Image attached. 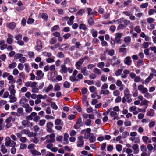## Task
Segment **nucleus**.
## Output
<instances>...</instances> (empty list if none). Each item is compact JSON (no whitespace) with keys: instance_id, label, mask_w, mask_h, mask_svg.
<instances>
[{"instance_id":"4d7b16f0","label":"nucleus","mask_w":156,"mask_h":156,"mask_svg":"<svg viewBox=\"0 0 156 156\" xmlns=\"http://www.w3.org/2000/svg\"><path fill=\"white\" fill-rule=\"evenodd\" d=\"M57 39L55 37H53L51 39L50 41V43L51 44H55L57 42Z\"/></svg>"},{"instance_id":"338daca9","label":"nucleus","mask_w":156,"mask_h":156,"mask_svg":"<svg viewBox=\"0 0 156 156\" xmlns=\"http://www.w3.org/2000/svg\"><path fill=\"white\" fill-rule=\"evenodd\" d=\"M84 13V11L83 9H80L76 13L77 15H82Z\"/></svg>"},{"instance_id":"20e7f679","label":"nucleus","mask_w":156,"mask_h":156,"mask_svg":"<svg viewBox=\"0 0 156 156\" xmlns=\"http://www.w3.org/2000/svg\"><path fill=\"white\" fill-rule=\"evenodd\" d=\"M78 140L77 142V146L78 147L81 148L83 147L84 142L83 140V137L80 136L78 137Z\"/></svg>"},{"instance_id":"a211bd4d","label":"nucleus","mask_w":156,"mask_h":156,"mask_svg":"<svg viewBox=\"0 0 156 156\" xmlns=\"http://www.w3.org/2000/svg\"><path fill=\"white\" fill-rule=\"evenodd\" d=\"M124 62L125 64L128 66L130 65L132 62V61L131 60V57L129 56L126 57V58L124 59Z\"/></svg>"},{"instance_id":"4468645a","label":"nucleus","mask_w":156,"mask_h":156,"mask_svg":"<svg viewBox=\"0 0 156 156\" xmlns=\"http://www.w3.org/2000/svg\"><path fill=\"white\" fill-rule=\"evenodd\" d=\"M15 94H10L9 96V98L10 99L9 102L11 103H13L16 102L17 100L16 98L15 97Z\"/></svg>"},{"instance_id":"7c9ffc66","label":"nucleus","mask_w":156,"mask_h":156,"mask_svg":"<svg viewBox=\"0 0 156 156\" xmlns=\"http://www.w3.org/2000/svg\"><path fill=\"white\" fill-rule=\"evenodd\" d=\"M89 140L90 143L94 142L96 140V137L93 134H91L90 137L89 138Z\"/></svg>"},{"instance_id":"bf43d9fd","label":"nucleus","mask_w":156,"mask_h":156,"mask_svg":"<svg viewBox=\"0 0 156 156\" xmlns=\"http://www.w3.org/2000/svg\"><path fill=\"white\" fill-rule=\"evenodd\" d=\"M55 125H60L61 124V126H63V123H61V120L60 119H57L55 122Z\"/></svg>"},{"instance_id":"b1692460","label":"nucleus","mask_w":156,"mask_h":156,"mask_svg":"<svg viewBox=\"0 0 156 156\" xmlns=\"http://www.w3.org/2000/svg\"><path fill=\"white\" fill-rule=\"evenodd\" d=\"M124 96L123 97H128V96H131L130 93V91L128 89L126 88L124 91Z\"/></svg>"},{"instance_id":"4be33fe9","label":"nucleus","mask_w":156,"mask_h":156,"mask_svg":"<svg viewBox=\"0 0 156 156\" xmlns=\"http://www.w3.org/2000/svg\"><path fill=\"white\" fill-rule=\"evenodd\" d=\"M8 79L9 81V83L10 84H13L15 83L16 81L14 79L13 77L11 75H9L8 77Z\"/></svg>"},{"instance_id":"de8ad7c7","label":"nucleus","mask_w":156,"mask_h":156,"mask_svg":"<svg viewBox=\"0 0 156 156\" xmlns=\"http://www.w3.org/2000/svg\"><path fill=\"white\" fill-rule=\"evenodd\" d=\"M91 120L89 119H87L85 122V124L87 126H89L91 125Z\"/></svg>"},{"instance_id":"4c0bfd02","label":"nucleus","mask_w":156,"mask_h":156,"mask_svg":"<svg viewBox=\"0 0 156 156\" xmlns=\"http://www.w3.org/2000/svg\"><path fill=\"white\" fill-rule=\"evenodd\" d=\"M27 101V99L24 97H22L20 101V103L23 105Z\"/></svg>"},{"instance_id":"f8f14e48","label":"nucleus","mask_w":156,"mask_h":156,"mask_svg":"<svg viewBox=\"0 0 156 156\" xmlns=\"http://www.w3.org/2000/svg\"><path fill=\"white\" fill-rule=\"evenodd\" d=\"M83 62V58H81L79 60L76 64V68L80 70L81 69V66Z\"/></svg>"},{"instance_id":"bb28decb","label":"nucleus","mask_w":156,"mask_h":156,"mask_svg":"<svg viewBox=\"0 0 156 156\" xmlns=\"http://www.w3.org/2000/svg\"><path fill=\"white\" fill-rule=\"evenodd\" d=\"M110 93V92L109 90H101L100 93V94H103L104 95H107L109 94Z\"/></svg>"},{"instance_id":"13d9d810","label":"nucleus","mask_w":156,"mask_h":156,"mask_svg":"<svg viewBox=\"0 0 156 156\" xmlns=\"http://www.w3.org/2000/svg\"><path fill=\"white\" fill-rule=\"evenodd\" d=\"M108 85L106 83H104L103 85H102V86L101 87V88L102 90H106L107 88H108Z\"/></svg>"},{"instance_id":"423d86ee","label":"nucleus","mask_w":156,"mask_h":156,"mask_svg":"<svg viewBox=\"0 0 156 156\" xmlns=\"http://www.w3.org/2000/svg\"><path fill=\"white\" fill-rule=\"evenodd\" d=\"M111 61L112 62V65L113 66L120 64L121 62L120 60L118 59L116 56H113L111 59Z\"/></svg>"},{"instance_id":"c85d7f7f","label":"nucleus","mask_w":156,"mask_h":156,"mask_svg":"<svg viewBox=\"0 0 156 156\" xmlns=\"http://www.w3.org/2000/svg\"><path fill=\"white\" fill-rule=\"evenodd\" d=\"M31 153L34 156H40L41 155V153L35 150H32L31 151Z\"/></svg>"},{"instance_id":"aec40b11","label":"nucleus","mask_w":156,"mask_h":156,"mask_svg":"<svg viewBox=\"0 0 156 156\" xmlns=\"http://www.w3.org/2000/svg\"><path fill=\"white\" fill-rule=\"evenodd\" d=\"M131 96H128V97H123L122 98V102L125 103L126 101L128 103H130L132 101V99L131 98Z\"/></svg>"},{"instance_id":"c9c22d12","label":"nucleus","mask_w":156,"mask_h":156,"mask_svg":"<svg viewBox=\"0 0 156 156\" xmlns=\"http://www.w3.org/2000/svg\"><path fill=\"white\" fill-rule=\"evenodd\" d=\"M70 80L71 81L73 82L76 81H79L78 79H77L76 78V76L74 75L71 76L69 78Z\"/></svg>"},{"instance_id":"864d4df0","label":"nucleus","mask_w":156,"mask_h":156,"mask_svg":"<svg viewBox=\"0 0 156 156\" xmlns=\"http://www.w3.org/2000/svg\"><path fill=\"white\" fill-rule=\"evenodd\" d=\"M116 148L118 151L120 152L121 151L122 147L121 145L120 144H118L116 145Z\"/></svg>"},{"instance_id":"49530a36","label":"nucleus","mask_w":156,"mask_h":156,"mask_svg":"<svg viewBox=\"0 0 156 156\" xmlns=\"http://www.w3.org/2000/svg\"><path fill=\"white\" fill-rule=\"evenodd\" d=\"M17 112L21 114V116L23 115V108L21 107L18 108L17 109Z\"/></svg>"},{"instance_id":"9d476101","label":"nucleus","mask_w":156,"mask_h":156,"mask_svg":"<svg viewBox=\"0 0 156 156\" xmlns=\"http://www.w3.org/2000/svg\"><path fill=\"white\" fill-rule=\"evenodd\" d=\"M138 90L142 94H144L148 91L147 89L146 88L144 87V86L142 85L138 86Z\"/></svg>"},{"instance_id":"37998d69","label":"nucleus","mask_w":156,"mask_h":156,"mask_svg":"<svg viewBox=\"0 0 156 156\" xmlns=\"http://www.w3.org/2000/svg\"><path fill=\"white\" fill-rule=\"evenodd\" d=\"M16 66V62H13L12 64H9V65L8 68L9 69H13Z\"/></svg>"},{"instance_id":"393cba45","label":"nucleus","mask_w":156,"mask_h":156,"mask_svg":"<svg viewBox=\"0 0 156 156\" xmlns=\"http://www.w3.org/2000/svg\"><path fill=\"white\" fill-rule=\"evenodd\" d=\"M64 65H65L66 66H67L68 65H70L72 66V62L70 60L69 58H66L64 60Z\"/></svg>"},{"instance_id":"3c124183","label":"nucleus","mask_w":156,"mask_h":156,"mask_svg":"<svg viewBox=\"0 0 156 156\" xmlns=\"http://www.w3.org/2000/svg\"><path fill=\"white\" fill-rule=\"evenodd\" d=\"M144 94V96L147 99H149L152 98V96L148 92H145Z\"/></svg>"},{"instance_id":"6ab92c4d","label":"nucleus","mask_w":156,"mask_h":156,"mask_svg":"<svg viewBox=\"0 0 156 156\" xmlns=\"http://www.w3.org/2000/svg\"><path fill=\"white\" fill-rule=\"evenodd\" d=\"M137 107L136 106H132L129 108L130 112H133L134 115H137L138 114V112L136 110Z\"/></svg>"},{"instance_id":"e2e57ef3","label":"nucleus","mask_w":156,"mask_h":156,"mask_svg":"<svg viewBox=\"0 0 156 156\" xmlns=\"http://www.w3.org/2000/svg\"><path fill=\"white\" fill-rule=\"evenodd\" d=\"M142 140L144 143H147L148 140H149V137L147 136H143L142 137Z\"/></svg>"},{"instance_id":"72a5a7b5","label":"nucleus","mask_w":156,"mask_h":156,"mask_svg":"<svg viewBox=\"0 0 156 156\" xmlns=\"http://www.w3.org/2000/svg\"><path fill=\"white\" fill-rule=\"evenodd\" d=\"M54 88V91H58L61 89L60 86L58 83H56L55 84Z\"/></svg>"},{"instance_id":"412c9836","label":"nucleus","mask_w":156,"mask_h":156,"mask_svg":"<svg viewBox=\"0 0 156 156\" xmlns=\"http://www.w3.org/2000/svg\"><path fill=\"white\" fill-rule=\"evenodd\" d=\"M153 75L151 73H150L149 76L148 77H147L145 81H143L142 82L143 84H146L148 83L151 80V79L153 78Z\"/></svg>"},{"instance_id":"a19ab883","label":"nucleus","mask_w":156,"mask_h":156,"mask_svg":"<svg viewBox=\"0 0 156 156\" xmlns=\"http://www.w3.org/2000/svg\"><path fill=\"white\" fill-rule=\"evenodd\" d=\"M1 151L3 154H5L7 152V149L3 145H2L1 146Z\"/></svg>"},{"instance_id":"5701e85b","label":"nucleus","mask_w":156,"mask_h":156,"mask_svg":"<svg viewBox=\"0 0 156 156\" xmlns=\"http://www.w3.org/2000/svg\"><path fill=\"white\" fill-rule=\"evenodd\" d=\"M39 17L42 18L44 20L46 21L48 18V15L44 13L40 14L39 15Z\"/></svg>"},{"instance_id":"c756f323","label":"nucleus","mask_w":156,"mask_h":156,"mask_svg":"<svg viewBox=\"0 0 156 156\" xmlns=\"http://www.w3.org/2000/svg\"><path fill=\"white\" fill-rule=\"evenodd\" d=\"M74 19V16H72L69 18V21L67 22V24L69 25H71L73 23V20Z\"/></svg>"},{"instance_id":"69168bd1","label":"nucleus","mask_w":156,"mask_h":156,"mask_svg":"<svg viewBox=\"0 0 156 156\" xmlns=\"http://www.w3.org/2000/svg\"><path fill=\"white\" fill-rule=\"evenodd\" d=\"M32 107L29 106L25 109V111L27 113H30L32 111Z\"/></svg>"},{"instance_id":"9b49d317","label":"nucleus","mask_w":156,"mask_h":156,"mask_svg":"<svg viewBox=\"0 0 156 156\" xmlns=\"http://www.w3.org/2000/svg\"><path fill=\"white\" fill-rule=\"evenodd\" d=\"M36 79L40 80L44 76V73L41 70H38L36 73Z\"/></svg>"},{"instance_id":"8fccbe9b","label":"nucleus","mask_w":156,"mask_h":156,"mask_svg":"<svg viewBox=\"0 0 156 156\" xmlns=\"http://www.w3.org/2000/svg\"><path fill=\"white\" fill-rule=\"evenodd\" d=\"M116 84L117 86L119 87H122L123 86V84L122 82L119 80H117Z\"/></svg>"},{"instance_id":"5fc2aeb1","label":"nucleus","mask_w":156,"mask_h":156,"mask_svg":"<svg viewBox=\"0 0 156 156\" xmlns=\"http://www.w3.org/2000/svg\"><path fill=\"white\" fill-rule=\"evenodd\" d=\"M79 28L80 29L86 30L87 29V27L84 24H81L79 26Z\"/></svg>"},{"instance_id":"680f3d73","label":"nucleus","mask_w":156,"mask_h":156,"mask_svg":"<svg viewBox=\"0 0 156 156\" xmlns=\"http://www.w3.org/2000/svg\"><path fill=\"white\" fill-rule=\"evenodd\" d=\"M124 41L126 43H129L130 41L131 38L129 36H127L124 38Z\"/></svg>"},{"instance_id":"79ce46f5","label":"nucleus","mask_w":156,"mask_h":156,"mask_svg":"<svg viewBox=\"0 0 156 156\" xmlns=\"http://www.w3.org/2000/svg\"><path fill=\"white\" fill-rule=\"evenodd\" d=\"M23 56V55L20 53L16 54L14 56V58L15 59H18L20 58L22 56Z\"/></svg>"},{"instance_id":"09e8293b","label":"nucleus","mask_w":156,"mask_h":156,"mask_svg":"<svg viewBox=\"0 0 156 156\" xmlns=\"http://www.w3.org/2000/svg\"><path fill=\"white\" fill-rule=\"evenodd\" d=\"M25 70L26 72L28 73L29 72V66L27 63L24 64Z\"/></svg>"},{"instance_id":"cd10ccee","label":"nucleus","mask_w":156,"mask_h":156,"mask_svg":"<svg viewBox=\"0 0 156 156\" xmlns=\"http://www.w3.org/2000/svg\"><path fill=\"white\" fill-rule=\"evenodd\" d=\"M81 72L84 76H87L89 74L88 71L87 70L86 67H84L81 69Z\"/></svg>"},{"instance_id":"0e129e2a","label":"nucleus","mask_w":156,"mask_h":156,"mask_svg":"<svg viewBox=\"0 0 156 156\" xmlns=\"http://www.w3.org/2000/svg\"><path fill=\"white\" fill-rule=\"evenodd\" d=\"M147 21L149 24H151L154 22V19L151 17H149L147 19Z\"/></svg>"},{"instance_id":"c03bdc74","label":"nucleus","mask_w":156,"mask_h":156,"mask_svg":"<svg viewBox=\"0 0 156 156\" xmlns=\"http://www.w3.org/2000/svg\"><path fill=\"white\" fill-rule=\"evenodd\" d=\"M84 82L87 83L88 85H91L94 83V81L93 80H84Z\"/></svg>"},{"instance_id":"1a4fd4ad","label":"nucleus","mask_w":156,"mask_h":156,"mask_svg":"<svg viewBox=\"0 0 156 156\" xmlns=\"http://www.w3.org/2000/svg\"><path fill=\"white\" fill-rule=\"evenodd\" d=\"M53 126V124L51 122H50L47 123L46 124L47 131L49 133L51 132L52 131V128Z\"/></svg>"},{"instance_id":"ea45409f","label":"nucleus","mask_w":156,"mask_h":156,"mask_svg":"<svg viewBox=\"0 0 156 156\" xmlns=\"http://www.w3.org/2000/svg\"><path fill=\"white\" fill-rule=\"evenodd\" d=\"M70 83L67 81H65L63 84V86L65 88H69L70 87Z\"/></svg>"},{"instance_id":"6e6d98bb","label":"nucleus","mask_w":156,"mask_h":156,"mask_svg":"<svg viewBox=\"0 0 156 156\" xmlns=\"http://www.w3.org/2000/svg\"><path fill=\"white\" fill-rule=\"evenodd\" d=\"M15 38L16 40L19 41L22 39V36L21 34H18L16 35L15 37Z\"/></svg>"},{"instance_id":"f257e3e1","label":"nucleus","mask_w":156,"mask_h":156,"mask_svg":"<svg viewBox=\"0 0 156 156\" xmlns=\"http://www.w3.org/2000/svg\"><path fill=\"white\" fill-rule=\"evenodd\" d=\"M5 145L6 147L10 146L12 147L11 149V152L12 154L15 153L16 149L14 147L16 145V143L13 141H12L9 136H7L5 138Z\"/></svg>"},{"instance_id":"774afa93","label":"nucleus","mask_w":156,"mask_h":156,"mask_svg":"<svg viewBox=\"0 0 156 156\" xmlns=\"http://www.w3.org/2000/svg\"><path fill=\"white\" fill-rule=\"evenodd\" d=\"M124 124L126 126H130L131 124V122L127 120L125 121Z\"/></svg>"},{"instance_id":"2f4dec72","label":"nucleus","mask_w":156,"mask_h":156,"mask_svg":"<svg viewBox=\"0 0 156 156\" xmlns=\"http://www.w3.org/2000/svg\"><path fill=\"white\" fill-rule=\"evenodd\" d=\"M149 103V101L146 100H145L143 101L140 103V106H146L147 107L148 105V104Z\"/></svg>"},{"instance_id":"f3484780","label":"nucleus","mask_w":156,"mask_h":156,"mask_svg":"<svg viewBox=\"0 0 156 156\" xmlns=\"http://www.w3.org/2000/svg\"><path fill=\"white\" fill-rule=\"evenodd\" d=\"M8 90L10 91V94H15L16 90L15 89V86L13 84L9 85Z\"/></svg>"},{"instance_id":"473e14b6","label":"nucleus","mask_w":156,"mask_h":156,"mask_svg":"<svg viewBox=\"0 0 156 156\" xmlns=\"http://www.w3.org/2000/svg\"><path fill=\"white\" fill-rule=\"evenodd\" d=\"M69 135L67 133H66L64 135V144H67L68 143V138L69 137Z\"/></svg>"},{"instance_id":"f03ea898","label":"nucleus","mask_w":156,"mask_h":156,"mask_svg":"<svg viewBox=\"0 0 156 156\" xmlns=\"http://www.w3.org/2000/svg\"><path fill=\"white\" fill-rule=\"evenodd\" d=\"M61 68L60 71L62 73H66L68 71L69 73H72L73 70L72 68L69 67L67 68L66 66L64 64L61 65Z\"/></svg>"},{"instance_id":"0eeeda50","label":"nucleus","mask_w":156,"mask_h":156,"mask_svg":"<svg viewBox=\"0 0 156 156\" xmlns=\"http://www.w3.org/2000/svg\"><path fill=\"white\" fill-rule=\"evenodd\" d=\"M53 88V86L52 84H49L47 87H45L42 90L43 92L48 93L51 91Z\"/></svg>"},{"instance_id":"39448f33","label":"nucleus","mask_w":156,"mask_h":156,"mask_svg":"<svg viewBox=\"0 0 156 156\" xmlns=\"http://www.w3.org/2000/svg\"><path fill=\"white\" fill-rule=\"evenodd\" d=\"M55 135L54 133L47 135L46 136V138L47 139L45 142L46 143L54 142L55 141Z\"/></svg>"},{"instance_id":"ddd939ff","label":"nucleus","mask_w":156,"mask_h":156,"mask_svg":"<svg viewBox=\"0 0 156 156\" xmlns=\"http://www.w3.org/2000/svg\"><path fill=\"white\" fill-rule=\"evenodd\" d=\"M16 26V23L14 22H8L6 24V27L12 30H13Z\"/></svg>"},{"instance_id":"f704fd0d","label":"nucleus","mask_w":156,"mask_h":156,"mask_svg":"<svg viewBox=\"0 0 156 156\" xmlns=\"http://www.w3.org/2000/svg\"><path fill=\"white\" fill-rule=\"evenodd\" d=\"M93 72L98 75H100L101 74V71L97 68H95L94 69Z\"/></svg>"},{"instance_id":"dca6fc26","label":"nucleus","mask_w":156,"mask_h":156,"mask_svg":"<svg viewBox=\"0 0 156 156\" xmlns=\"http://www.w3.org/2000/svg\"><path fill=\"white\" fill-rule=\"evenodd\" d=\"M69 45L68 44H65L61 45L59 49L61 51L67 50Z\"/></svg>"},{"instance_id":"6e6552de","label":"nucleus","mask_w":156,"mask_h":156,"mask_svg":"<svg viewBox=\"0 0 156 156\" xmlns=\"http://www.w3.org/2000/svg\"><path fill=\"white\" fill-rule=\"evenodd\" d=\"M123 36L122 33H117L115 34V39L117 43H119L120 41V38Z\"/></svg>"},{"instance_id":"58836bf2","label":"nucleus","mask_w":156,"mask_h":156,"mask_svg":"<svg viewBox=\"0 0 156 156\" xmlns=\"http://www.w3.org/2000/svg\"><path fill=\"white\" fill-rule=\"evenodd\" d=\"M140 150L142 152H146L147 151L146 146L144 145H142L140 147Z\"/></svg>"},{"instance_id":"e433bc0d","label":"nucleus","mask_w":156,"mask_h":156,"mask_svg":"<svg viewBox=\"0 0 156 156\" xmlns=\"http://www.w3.org/2000/svg\"><path fill=\"white\" fill-rule=\"evenodd\" d=\"M91 32L92 36L94 37H95L98 36V33L94 29H93L91 30Z\"/></svg>"},{"instance_id":"603ef678","label":"nucleus","mask_w":156,"mask_h":156,"mask_svg":"<svg viewBox=\"0 0 156 156\" xmlns=\"http://www.w3.org/2000/svg\"><path fill=\"white\" fill-rule=\"evenodd\" d=\"M88 23L89 25L91 26L94 24V22L93 18L90 17L88 21Z\"/></svg>"},{"instance_id":"a18cd8bd","label":"nucleus","mask_w":156,"mask_h":156,"mask_svg":"<svg viewBox=\"0 0 156 156\" xmlns=\"http://www.w3.org/2000/svg\"><path fill=\"white\" fill-rule=\"evenodd\" d=\"M154 8L156 9V11H154V9H151L149 10L148 11V15H152L153 14L154 12L156 13V6H155L154 7Z\"/></svg>"},{"instance_id":"a878e982","label":"nucleus","mask_w":156,"mask_h":156,"mask_svg":"<svg viewBox=\"0 0 156 156\" xmlns=\"http://www.w3.org/2000/svg\"><path fill=\"white\" fill-rule=\"evenodd\" d=\"M154 110L153 109H151L147 112V115L148 116L152 117L154 115Z\"/></svg>"},{"instance_id":"7ed1b4c3","label":"nucleus","mask_w":156,"mask_h":156,"mask_svg":"<svg viewBox=\"0 0 156 156\" xmlns=\"http://www.w3.org/2000/svg\"><path fill=\"white\" fill-rule=\"evenodd\" d=\"M20 132L22 134L27 135L28 136L30 137L36 136L37 135L36 133L30 132L29 130L26 129L22 130Z\"/></svg>"},{"instance_id":"2eb2a0df","label":"nucleus","mask_w":156,"mask_h":156,"mask_svg":"<svg viewBox=\"0 0 156 156\" xmlns=\"http://www.w3.org/2000/svg\"><path fill=\"white\" fill-rule=\"evenodd\" d=\"M132 148L133 150V154H138L139 152L138 145L137 144H134L132 147Z\"/></svg>"},{"instance_id":"052dcab7","label":"nucleus","mask_w":156,"mask_h":156,"mask_svg":"<svg viewBox=\"0 0 156 156\" xmlns=\"http://www.w3.org/2000/svg\"><path fill=\"white\" fill-rule=\"evenodd\" d=\"M37 96L39 99H45L47 97V96L46 95L43 96L39 94L37 95Z\"/></svg>"}]
</instances>
